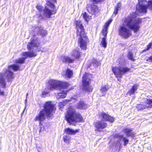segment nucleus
I'll list each match as a JSON object with an SVG mask.
<instances>
[{
    "label": "nucleus",
    "mask_w": 152,
    "mask_h": 152,
    "mask_svg": "<svg viewBox=\"0 0 152 152\" xmlns=\"http://www.w3.org/2000/svg\"><path fill=\"white\" fill-rule=\"evenodd\" d=\"M123 131L127 136H131L133 135V133L132 132V129H131L125 128L123 130Z\"/></svg>",
    "instance_id": "27"
},
{
    "label": "nucleus",
    "mask_w": 152,
    "mask_h": 152,
    "mask_svg": "<svg viewBox=\"0 0 152 152\" xmlns=\"http://www.w3.org/2000/svg\"><path fill=\"white\" fill-rule=\"evenodd\" d=\"M121 60V58H119V59H118V61H120V60Z\"/></svg>",
    "instance_id": "43"
},
{
    "label": "nucleus",
    "mask_w": 152,
    "mask_h": 152,
    "mask_svg": "<svg viewBox=\"0 0 152 152\" xmlns=\"http://www.w3.org/2000/svg\"><path fill=\"white\" fill-rule=\"evenodd\" d=\"M83 17L84 19L86 21H87L89 20L91 17V16H89L88 15L86 12H85L82 14Z\"/></svg>",
    "instance_id": "34"
},
{
    "label": "nucleus",
    "mask_w": 152,
    "mask_h": 152,
    "mask_svg": "<svg viewBox=\"0 0 152 152\" xmlns=\"http://www.w3.org/2000/svg\"><path fill=\"white\" fill-rule=\"evenodd\" d=\"M81 52L79 51L78 48L73 50L71 53L72 56L76 59H78L80 56Z\"/></svg>",
    "instance_id": "20"
},
{
    "label": "nucleus",
    "mask_w": 152,
    "mask_h": 152,
    "mask_svg": "<svg viewBox=\"0 0 152 152\" xmlns=\"http://www.w3.org/2000/svg\"><path fill=\"white\" fill-rule=\"evenodd\" d=\"M26 101H27V99H26Z\"/></svg>",
    "instance_id": "47"
},
{
    "label": "nucleus",
    "mask_w": 152,
    "mask_h": 152,
    "mask_svg": "<svg viewBox=\"0 0 152 152\" xmlns=\"http://www.w3.org/2000/svg\"><path fill=\"white\" fill-rule=\"evenodd\" d=\"M67 91L66 90H63L58 93L56 96V98L57 99L61 98L63 99L65 98L66 95Z\"/></svg>",
    "instance_id": "23"
},
{
    "label": "nucleus",
    "mask_w": 152,
    "mask_h": 152,
    "mask_svg": "<svg viewBox=\"0 0 152 152\" xmlns=\"http://www.w3.org/2000/svg\"><path fill=\"white\" fill-rule=\"evenodd\" d=\"M88 11L92 15L95 14L98 11V8L96 5L91 4V6L88 7Z\"/></svg>",
    "instance_id": "17"
},
{
    "label": "nucleus",
    "mask_w": 152,
    "mask_h": 152,
    "mask_svg": "<svg viewBox=\"0 0 152 152\" xmlns=\"http://www.w3.org/2000/svg\"><path fill=\"white\" fill-rule=\"evenodd\" d=\"M152 45V43L151 42L147 46V48L145 50H144V51H146L148 50L150 48H151Z\"/></svg>",
    "instance_id": "37"
},
{
    "label": "nucleus",
    "mask_w": 152,
    "mask_h": 152,
    "mask_svg": "<svg viewBox=\"0 0 152 152\" xmlns=\"http://www.w3.org/2000/svg\"><path fill=\"white\" fill-rule=\"evenodd\" d=\"M107 126V124L103 120L98 121L96 122L95 124V126L96 128L95 130L102 131L103 129L105 128Z\"/></svg>",
    "instance_id": "13"
},
{
    "label": "nucleus",
    "mask_w": 152,
    "mask_h": 152,
    "mask_svg": "<svg viewBox=\"0 0 152 152\" xmlns=\"http://www.w3.org/2000/svg\"><path fill=\"white\" fill-rule=\"evenodd\" d=\"M145 0H138V4H142L143 2H145Z\"/></svg>",
    "instance_id": "39"
},
{
    "label": "nucleus",
    "mask_w": 152,
    "mask_h": 152,
    "mask_svg": "<svg viewBox=\"0 0 152 152\" xmlns=\"http://www.w3.org/2000/svg\"><path fill=\"white\" fill-rule=\"evenodd\" d=\"M136 15L133 13L126 17L123 20V24L119 26L118 29L119 35L124 38H127L131 35L129 28L133 30L134 33L137 32L139 29V24L141 23V19H136Z\"/></svg>",
    "instance_id": "1"
},
{
    "label": "nucleus",
    "mask_w": 152,
    "mask_h": 152,
    "mask_svg": "<svg viewBox=\"0 0 152 152\" xmlns=\"http://www.w3.org/2000/svg\"><path fill=\"white\" fill-rule=\"evenodd\" d=\"M76 107L77 109H85L87 107V105L84 102L81 101L77 104Z\"/></svg>",
    "instance_id": "21"
},
{
    "label": "nucleus",
    "mask_w": 152,
    "mask_h": 152,
    "mask_svg": "<svg viewBox=\"0 0 152 152\" xmlns=\"http://www.w3.org/2000/svg\"><path fill=\"white\" fill-rule=\"evenodd\" d=\"M79 131V129L73 130L69 128H68L64 130V132L66 133V134H68L69 135H74L78 132Z\"/></svg>",
    "instance_id": "18"
},
{
    "label": "nucleus",
    "mask_w": 152,
    "mask_h": 152,
    "mask_svg": "<svg viewBox=\"0 0 152 152\" xmlns=\"http://www.w3.org/2000/svg\"><path fill=\"white\" fill-rule=\"evenodd\" d=\"M73 74L72 71L68 69L66 70L65 77L66 78H70L72 77Z\"/></svg>",
    "instance_id": "29"
},
{
    "label": "nucleus",
    "mask_w": 152,
    "mask_h": 152,
    "mask_svg": "<svg viewBox=\"0 0 152 152\" xmlns=\"http://www.w3.org/2000/svg\"><path fill=\"white\" fill-rule=\"evenodd\" d=\"M41 130H40V131H39V132H41Z\"/></svg>",
    "instance_id": "46"
},
{
    "label": "nucleus",
    "mask_w": 152,
    "mask_h": 152,
    "mask_svg": "<svg viewBox=\"0 0 152 152\" xmlns=\"http://www.w3.org/2000/svg\"><path fill=\"white\" fill-rule=\"evenodd\" d=\"M40 51V50H37V51Z\"/></svg>",
    "instance_id": "45"
},
{
    "label": "nucleus",
    "mask_w": 152,
    "mask_h": 152,
    "mask_svg": "<svg viewBox=\"0 0 152 152\" xmlns=\"http://www.w3.org/2000/svg\"><path fill=\"white\" fill-rule=\"evenodd\" d=\"M50 2L51 3H52V2H56V0H49L48 2Z\"/></svg>",
    "instance_id": "41"
},
{
    "label": "nucleus",
    "mask_w": 152,
    "mask_h": 152,
    "mask_svg": "<svg viewBox=\"0 0 152 152\" xmlns=\"http://www.w3.org/2000/svg\"><path fill=\"white\" fill-rule=\"evenodd\" d=\"M101 115L104 120L110 122H112L114 121V118L113 117L109 116V115L104 113H102Z\"/></svg>",
    "instance_id": "19"
},
{
    "label": "nucleus",
    "mask_w": 152,
    "mask_h": 152,
    "mask_svg": "<svg viewBox=\"0 0 152 152\" xmlns=\"http://www.w3.org/2000/svg\"><path fill=\"white\" fill-rule=\"evenodd\" d=\"M75 23L78 45L81 49L86 50L87 43L89 42L88 39L86 36L82 22L77 20L75 21Z\"/></svg>",
    "instance_id": "4"
},
{
    "label": "nucleus",
    "mask_w": 152,
    "mask_h": 152,
    "mask_svg": "<svg viewBox=\"0 0 152 152\" xmlns=\"http://www.w3.org/2000/svg\"><path fill=\"white\" fill-rule=\"evenodd\" d=\"M59 84L58 86V89L59 88H66L68 86V83L65 82H62L59 81Z\"/></svg>",
    "instance_id": "25"
},
{
    "label": "nucleus",
    "mask_w": 152,
    "mask_h": 152,
    "mask_svg": "<svg viewBox=\"0 0 152 152\" xmlns=\"http://www.w3.org/2000/svg\"><path fill=\"white\" fill-rule=\"evenodd\" d=\"M20 69V67L17 65L12 64L8 66V68L3 69L2 72L0 73V85L5 88L7 82L10 81L14 78L13 72L11 70L17 71Z\"/></svg>",
    "instance_id": "3"
},
{
    "label": "nucleus",
    "mask_w": 152,
    "mask_h": 152,
    "mask_svg": "<svg viewBox=\"0 0 152 152\" xmlns=\"http://www.w3.org/2000/svg\"><path fill=\"white\" fill-rule=\"evenodd\" d=\"M71 138V137L68 134H66L63 137L64 141L66 143H68L69 142V140Z\"/></svg>",
    "instance_id": "31"
},
{
    "label": "nucleus",
    "mask_w": 152,
    "mask_h": 152,
    "mask_svg": "<svg viewBox=\"0 0 152 152\" xmlns=\"http://www.w3.org/2000/svg\"><path fill=\"white\" fill-rule=\"evenodd\" d=\"M127 57L129 60L131 61H134V59L133 57V54L130 51H129L128 52Z\"/></svg>",
    "instance_id": "35"
},
{
    "label": "nucleus",
    "mask_w": 152,
    "mask_h": 152,
    "mask_svg": "<svg viewBox=\"0 0 152 152\" xmlns=\"http://www.w3.org/2000/svg\"><path fill=\"white\" fill-rule=\"evenodd\" d=\"M121 2H119L115 5L113 14L115 15L118 14V11L121 9Z\"/></svg>",
    "instance_id": "26"
},
{
    "label": "nucleus",
    "mask_w": 152,
    "mask_h": 152,
    "mask_svg": "<svg viewBox=\"0 0 152 152\" xmlns=\"http://www.w3.org/2000/svg\"><path fill=\"white\" fill-rule=\"evenodd\" d=\"M108 88L106 86H102L100 90L101 91L102 93L101 96H103L107 91Z\"/></svg>",
    "instance_id": "33"
},
{
    "label": "nucleus",
    "mask_w": 152,
    "mask_h": 152,
    "mask_svg": "<svg viewBox=\"0 0 152 152\" xmlns=\"http://www.w3.org/2000/svg\"><path fill=\"white\" fill-rule=\"evenodd\" d=\"M106 39V38L103 37L102 38V40L101 43V46L104 47V48H106L107 46V43Z\"/></svg>",
    "instance_id": "32"
},
{
    "label": "nucleus",
    "mask_w": 152,
    "mask_h": 152,
    "mask_svg": "<svg viewBox=\"0 0 152 152\" xmlns=\"http://www.w3.org/2000/svg\"><path fill=\"white\" fill-rule=\"evenodd\" d=\"M22 55L24 57L19 58L15 61V62L16 64L24 63L26 58L28 57L32 58L34 57L37 56V53L33 51H29L23 53Z\"/></svg>",
    "instance_id": "8"
},
{
    "label": "nucleus",
    "mask_w": 152,
    "mask_h": 152,
    "mask_svg": "<svg viewBox=\"0 0 152 152\" xmlns=\"http://www.w3.org/2000/svg\"><path fill=\"white\" fill-rule=\"evenodd\" d=\"M138 86L137 85H134L133 86L132 88L130 89L127 93V94L130 96L134 95V93L137 89Z\"/></svg>",
    "instance_id": "22"
},
{
    "label": "nucleus",
    "mask_w": 152,
    "mask_h": 152,
    "mask_svg": "<svg viewBox=\"0 0 152 152\" xmlns=\"http://www.w3.org/2000/svg\"><path fill=\"white\" fill-rule=\"evenodd\" d=\"M44 108L34 118L35 121L39 122L40 124H42V122L45 119L46 116L48 119H52L54 113L55 107L51 102H46L44 104Z\"/></svg>",
    "instance_id": "2"
},
{
    "label": "nucleus",
    "mask_w": 152,
    "mask_h": 152,
    "mask_svg": "<svg viewBox=\"0 0 152 152\" xmlns=\"http://www.w3.org/2000/svg\"><path fill=\"white\" fill-rule=\"evenodd\" d=\"M38 30V33L41 34L42 37H44L47 34V31L43 29V28L40 26L37 27L35 29V30Z\"/></svg>",
    "instance_id": "24"
},
{
    "label": "nucleus",
    "mask_w": 152,
    "mask_h": 152,
    "mask_svg": "<svg viewBox=\"0 0 152 152\" xmlns=\"http://www.w3.org/2000/svg\"><path fill=\"white\" fill-rule=\"evenodd\" d=\"M90 79L88 77V74L85 73L83 77L82 83L83 85V89L86 92L92 91V88L89 85Z\"/></svg>",
    "instance_id": "9"
},
{
    "label": "nucleus",
    "mask_w": 152,
    "mask_h": 152,
    "mask_svg": "<svg viewBox=\"0 0 152 152\" xmlns=\"http://www.w3.org/2000/svg\"><path fill=\"white\" fill-rule=\"evenodd\" d=\"M149 8L150 10L152 9V1L150 0L148 1L147 5H144L142 4H137L136 6L137 11L140 12L146 13L147 9Z\"/></svg>",
    "instance_id": "10"
},
{
    "label": "nucleus",
    "mask_w": 152,
    "mask_h": 152,
    "mask_svg": "<svg viewBox=\"0 0 152 152\" xmlns=\"http://www.w3.org/2000/svg\"><path fill=\"white\" fill-rule=\"evenodd\" d=\"M76 100V99H75L74 98L72 97L71 99V100H64V101L63 102H61L59 105L60 106H61L62 105V106H64L66 104V103L70 102L71 101H75Z\"/></svg>",
    "instance_id": "30"
},
{
    "label": "nucleus",
    "mask_w": 152,
    "mask_h": 152,
    "mask_svg": "<svg viewBox=\"0 0 152 152\" xmlns=\"http://www.w3.org/2000/svg\"><path fill=\"white\" fill-rule=\"evenodd\" d=\"M130 69L125 67H114L112 68V71L118 81L121 80L118 78H121L122 75L129 71Z\"/></svg>",
    "instance_id": "6"
},
{
    "label": "nucleus",
    "mask_w": 152,
    "mask_h": 152,
    "mask_svg": "<svg viewBox=\"0 0 152 152\" xmlns=\"http://www.w3.org/2000/svg\"><path fill=\"white\" fill-rule=\"evenodd\" d=\"M65 118L66 121L70 124L83 121L82 116L78 112H76L72 107L68 108Z\"/></svg>",
    "instance_id": "5"
},
{
    "label": "nucleus",
    "mask_w": 152,
    "mask_h": 152,
    "mask_svg": "<svg viewBox=\"0 0 152 152\" xmlns=\"http://www.w3.org/2000/svg\"><path fill=\"white\" fill-rule=\"evenodd\" d=\"M1 87H2V86L0 85V95L4 96V92L3 90H1Z\"/></svg>",
    "instance_id": "38"
},
{
    "label": "nucleus",
    "mask_w": 152,
    "mask_h": 152,
    "mask_svg": "<svg viewBox=\"0 0 152 152\" xmlns=\"http://www.w3.org/2000/svg\"><path fill=\"white\" fill-rule=\"evenodd\" d=\"M28 95V93H27V94H26V96H27Z\"/></svg>",
    "instance_id": "44"
},
{
    "label": "nucleus",
    "mask_w": 152,
    "mask_h": 152,
    "mask_svg": "<svg viewBox=\"0 0 152 152\" xmlns=\"http://www.w3.org/2000/svg\"><path fill=\"white\" fill-rule=\"evenodd\" d=\"M115 138H117L119 140L117 142V143H119L121 141L124 142V145L126 146L129 142V140L127 137H124L123 135H121L119 134H115L114 136Z\"/></svg>",
    "instance_id": "14"
},
{
    "label": "nucleus",
    "mask_w": 152,
    "mask_h": 152,
    "mask_svg": "<svg viewBox=\"0 0 152 152\" xmlns=\"http://www.w3.org/2000/svg\"><path fill=\"white\" fill-rule=\"evenodd\" d=\"M62 61L63 62L72 63L74 61V60L71 59L68 56H64L62 58Z\"/></svg>",
    "instance_id": "28"
},
{
    "label": "nucleus",
    "mask_w": 152,
    "mask_h": 152,
    "mask_svg": "<svg viewBox=\"0 0 152 152\" xmlns=\"http://www.w3.org/2000/svg\"><path fill=\"white\" fill-rule=\"evenodd\" d=\"M149 100L150 99H147L146 101L147 104H145V103H143L142 104H137L136 106V108L139 110L151 108L152 107V106L151 105V104H150L151 103L149 102Z\"/></svg>",
    "instance_id": "15"
},
{
    "label": "nucleus",
    "mask_w": 152,
    "mask_h": 152,
    "mask_svg": "<svg viewBox=\"0 0 152 152\" xmlns=\"http://www.w3.org/2000/svg\"><path fill=\"white\" fill-rule=\"evenodd\" d=\"M32 39L30 42H29L27 45V48L29 50H31L34 47H38L39 44V39L34 37Z\"/></svg>",
    "instance_id": "11"
},
{
    "label": "nucleus",
    "mask_w": 152,
    "mask_h": 152,
    "mask_svg": "<svg viewBox=\"0 0 152 152\" xmlns=\"http://www.w3.org/2000/svg\"><path fill=\"white\" fill-rule=\"evenodd\" d=\"M112 20L111 19H110L105 23L104 28L103 29L102 31V34L104 36V37L106 38L107 34L108 33V28L109 26L112 22Z\"/></svg>",
    "instance_id": "16"
},
{
    "label": "nucleus",
    "mask_w": 152,
    "mask_h": 152,
    "mask_svg": "<svg viewBox=\"0 0 152 152\" xmlns=\"http://www.w3.org/2000/svg\"><path fill=\"white\" fill-rule=\"evenodd\" d=\"M36 8L39 11V12L42 11V9H43V7H42L41 6L39 5H37L36 6Z\"/></svg>",
    "instance_id": "36"
},
{
    "label": "nucleus",
    "mask_w": 152,
    "mask_h": 152,
    "mask_svg": "<svg viewBox=\"0 0 152 152\" xmlns=\"http://www.w3.org/2000/svg\"><path fill=\"white\" fill-rule=\"evenodd\" d=\"M47 4L48 6L52 9V10H51L47 7H45L43 10V14L47 18H49L52 15L55 14L56 13V10L55 5L53 3L48 2L47 3Z\"/></svg>",
    "instance_id": "7"
},
{
    "label": "nucleus",
    "mask_w": 152,
    "mask_h": 152,
    "mask_svg": "<svg viewBox=\"0 0 152 152\" xmlns=\"http://www.w3.org/2000/svg\"><path fill=\"white\" fill-rule=\"evenodd\" d=\"M59 81L53 80H50L47 84V88L50 90L58 89Z\"/></svg>",
    "instance_id": "12"
},
{
    "label": "nucleus",
    "mask_w": 152,
    "mask_h": 152,
    "mask_svg": "<svg viewBox=\"0 0 152 152\" xmlns=\"http://www.w3.org/2000/svg\"><path fill=\"white\" fill-rule=\"evenodd\" d=\"M147 60L152 62V56L148 58Z\"/></svg>",
    "instance_id": "40"
},
{
    "label": "nucleus",
    "mask_w": 152,
    "mask_h": 152,
    "mask_svg": "<svg viewBox=\"0 0 152 152\" xmlns=\"http://www.w3.org/2000/svg\"><path fill=\"white\" fill-rule=\"evenodd\" d=\"M48 94V92L46 91H44L42 92V94L43 96L45 95Z\"/></svg>",
    "instance_id": "42"
}]
</instances>
